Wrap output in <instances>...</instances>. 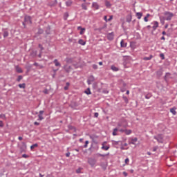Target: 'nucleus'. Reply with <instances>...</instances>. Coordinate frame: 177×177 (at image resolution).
<instances>
[{"mask_svg": "<svg viewBox=\"0 0 177 177\" xmlns=\"http://www.w3.org/2000/svg\"><path fill=\"white\" fill-rule=\"evenodd\" d=\"M165 18L167 21H169L172 20V17H174V13L169 12V11H165L164 12Z\"/></svg>", "mask_w": 177, "mask_h": 177, "instance_id": "nucleus-1", "label": "nucleus"}, {"mask_svg": "<svg viewBox=\"0 0 177 177\" xmlns=\"http://www.w3.org/2000/svg\"><path fill=\"white\" fill-rule=\"evenodd\" d=\"M32 24V21H31V17L25 16L24 22L22 23L24 27L26 28V24Z\"/></svg>", "mask_w": 177, "mask_h": 177, "instance_id": "nucleus-2", "label": "nucleus"}, {"mask_svg": "<svg viewBox=\"0 0 177 177\" xmlns=\"http://www.w3.org/2000/svg\"><path fill=\"white\" fill-rule=\"evenodd\" d=\"M118 128H127V127H128V123L127 122V120H122L118 123Z\"/></svg>", "mask_w": 177, "mask_h": 177, "instance_id": "nucleus-3", "label": "nucleus"}, {"mask_svg": "<svg viewBox=\"0 0 177 177\" xmlns=\"http://www.w3.org/2000/svg\"><path fill=\"white\" fill-rule=\"evenodd\" d=\"M153 138L158 142V143H164V138L162 137V135L158 134L157 136H154Z\"/></svg>", "mask_w": 177, "mask_h": 177, "instance_id": "nucleus-4", "label": "nucleus"}, {"mask_svg": "<svg viewBox=\"0 0 177 177\" xmlns=\"http://www.w3.org/2000/svg\"><path fill=\"white\" fill-rule=\"evenodd\" d=\"M96 162L97 160L95 158H89L88 159V163L89 164V165H91V167H95V165H96Z\"/></svg>", "mask_w": 177, "mask_h": 177, "instance_id": "nucleus-5", "label": "nucleus"}, {"mask_svg": "<svg viewBox=\"0 0 177 177\" xmlns=\"http://www.w3.org/2000/svg\"><path fill=\"white\" fill-rule=\"evenodd\" d=\"M172 78L171 77V73H166L165 75L164 76V80L165 81V82H167V84H168V82L169 81V80Z\"/></svg>", "mask_w": 177, "mask_h": 177, "instance_id": "nucleus-6", "label": "nucleus"}, {"mask_svg": "<svg viewBox=\"0 0 177 177\" xmlns=\"http://www.w3.org/2000/svg\"><path fill=\"white\" fill-rule=\"evenodd\" d=\"M106 37L109 41H113V39H114V32H111V33H108Z\"/></svg>", "mask_w": 177, "mask_h": 177, "instance_id": "nucleus-7", "label": "nucleus"}, {"mask_svg": "<svg viewBox=\"0 0 177 177\" xmlns=\"http://www.w3.org/2000/svg\"><path fill=\"white\" fill-rule=\"evenodd\" d=\"M27 149V145L25 142H22V145L20 147L21 153H24Z\"/></svg>", "mask_w": 177, "mask_h": 177, "instance_id": "nucleus-8", "label": "nucleus"}, {"mask_svg": "<svg viewBox=\"0 0 177 177\" xmlns=\"http://www.w3.org/2000/svg\"><path fill=\"white\" fill-rule=\"evenodd\" d=\"M93 81H95V77H93V75H91L88 77V79L87 80L88 85H91V84H92V82H93Z\"/></svg>", "mask_w": 177, "mask_h": 177, "instance_id": "nucleus-9", "label": "nucleus"}, {"mask_svg": "<svg viewBox=\"0 0 177 177\" xmlns=\"http://www.w3.org/2000/svg\"><path fill=\"white\" fill-rule=\"evenodd\" d=\"M44 113V111H40L39 112V115H38L39 119H38V121H42V120H44V116H42Z\"/></svg>", "mask_w": 177, "mask_h": 177, "instance_id": "nucleus-10", "label": "nucleus"}, {"mask_svg": "<svg viewBox=\"0 0 177 177\" xmlns=\"http://www.w3.org/2000/svg\"><path fill=\"white\" fill-rule=\"evenodd\" d=\"M162 73H164V71L162 68L159 69L158 71H156V75L160 78L162 75Z\"/></svg>", "mask_w": 177, "mask_h": 177, "instance_id": "nucleus-11", "label": "nucleus"}, {"mask_svg": "<svg viewBox=\"0 0 177 177\" xmlns=\"http://www.w3.org/2000/svg\"><path fill=\"white\" fill-rule=\"evenodd\" d=\"M92 8H94V9H95L96 10H97V9H99L100 6H99V4H97V3L93 2V3H92Z\"/></svg>", "mask_w": 177, "mask_h": 177, "instance_id": "nucleus-12", "label": "nucleus"}, {"mask_svg": "<svg viewBox=\"0 0 177 177\" xmlns=\"http://www.w3.org/2000/svg\"><path fill=\"white\" fill-rule=\"evenodd\" d=\"M136 142H138V138H134L131 140L129 142L130 145H136Z\"/></svg>", "mask_w": 177, "mask_h": 177, "instance_id": "nucleus-13", "label": "nucleus"}, {"mask_svg": "<svg viewBox=\"0 0 177 177\" xmlns=\"http://www.w3.org/2000/svg\"><path fill=\"white\" fill-rule=\"evenodd\" d=\"M78 44H80V45H82V46H84V45H86V41H84L82 39H80L78 40Z\"/></svg>", "mask_w": 177, "mask_h": 177, "instance_id": "nucleus-14", "label": "nucleus"}, {"mask_svg": "<svg viewBox=\"0 0 177 177\" xmlns=\"http://www.w3.org/2000/svg\"><path fill=\"white\" fill-rule=\"evenodd\" d=\"M102 150H104L105 151H107L109 149H110V145H103L102 147H101Z\"/></svg>", "mask_w": 177, "mask_h": 177, "instance_id": "nucleus-15", "label": "nucleus"}, {"mask_svg": "<svg viewBox=\"0 0 177 177\" xmlns=\"http://www.w3.org/2000/svg\"><path fill=\"white\" fill-rule=\"evenodd\" d=\"M159 19L160 20L161 24H165V20H167V19H166V18H165V17L160 16V17H159Z\"/></svg>", "mask_w": 177, "mask_h": 177, "instance_id": "nucleus-16", "label": "nucleus"}, {"mask_svg": "<svg viewBox=\"0 0 177 177\" xmlns=\"http://www.w3.org/2000/svg\"><path fill=\"white\" fill-rule=\"evenodd\" d=\"M127 42L124 41V39H122V41H120L121 48H127Z\"/></svg>", "mask_w": 177, "mask_h": 177, "instance_id": "nucleus-17", "label": "nucleus"}, {"mask_svg": "<svg viewBox=\"0 0 177 177\" xmlns=\"http://www.w3.org/2000/svg\"><path fill=\"white\" fill-rule=\"evenodd\" d=\"M15 70H16L17 73H23V70L19 66H17L15 67Z\"/></svg>", "mask_w": 177, "mask_h": 177, "instance_id": "nucleus-18", "label": "nucleus"}, {"mask_svg": "<svg viewBox=\"0 0 177 177\" xmlns=\"http://www.w3.org/2000/svg\"><path fill=\"white\" fill-rule=\"evenodd\" d=\"M64 68L66 73H70V70H71V66H68L67 65L64 66Z\"/></svg>", "mask_w": 177, "mask_h": 177, "instance_id": "nucleus-19", "label": "nucleus"}, {"mask_svg": "<svg viewBox=\"0 0 177 177\" xmlns=\"http://www.w3.org/2000/svg\"><path fill=\"white\" fill-rule=\"evenodd\" d=\"M3 38L9 37V32H8L6 30H3Z\"/></svg>", "mask_w": 177, "mask_h": 177, "instance_id": "nucleus-20", "label": "nucleus"}, {"mask_svg": "<svg viewBox=\"0 0 177 177\" xmlns=\"http://www.w3.org/2000/svg\"><path fill=\"white\" fill-rule=\"evenodd\" d=\"M105 6H106L108 9H110V8H111V3L109 1H105Z\"/></svg>", "mask_w": 177, "mask_h": 177, "instance_id": "nucleus-21", "label": "nucleus"}, {"mask_svg": "<svg viewBox=\"0 0 177 177\" xmlns=\"http://www.w3.org/2000/svg\"><path fill=\"white\" fill-rule=\"evenodd\" d=\"M176 108H171L170 113L173 114V115H176Z\"/></svg>", "mask_w": 177, "mask_h": 177, "instance_id": "nucleus-22", "label": "nucleus"}, {"mask_svg": "<svg viewBox=\"0 0 177 177\" xmlns=\"http://www.w3.org/2000/svg\"><path fill=\"white\" fill-rule=\"evenodd\" d=\"M111 70H113V71L117 72V71H119L120 68H117V67H116L115 66H114V65H112V66H111Z\"/></svg>", "mask_w": 177, "mask_h": 177, "instance_id": "nucleus-23", "label": "nucleus"}, {"mask_svg": "<svg viewBox=\"0 0 177 177\" xmlns=\"http://www.w3.org/2000/svg\"><path fill=\"white\" fill-rule=\"evenodd\" d=\"M142 16H143V13H142V12H137L136 13V17L139 20H140V19H142Z\"/></svg>", "mask_w": 177, "mask_h": 177, "instance_id": "nucleus-24", "label": "nucleus"}, {"mask_svg": "<svg viewBox=\"0 0 177 177\" xmlns=\"http://www.w3.org/2000/svg\"><path fill=\"white\" fill-rule=\"evenodd\" d=\"M158 27V21H154L153 22V26H152V28H153V30H156Z\"/></svg>", "mask_w": 177, "mask_h": 177, "instance_id": "nucleus-25", "label": "nucleus"}, {"mask_svg": "<svg viewBox=\"0 0 177 177\" xmlns=\"http://www.w3.org/2000/svg\"><path fill=\"white\" fill-rule=\"evenodd\" d=\"M53 63H55L56 67H60L62 64H59V61L57 59H55L53 61Z\"/></svg>", "mask_w": 177, "mask_h": 177, "instance_id": "nucleus-26", "label": "nucleus"}, {"mask_svg": "<svg viewBox=\"0 0 177 177\" xmlns=\"http://www.w3.org/2000/svg\"><path fill=\"white\" fill-rule=\"evenodd\" d=\"M118 131V128L113 129L112 135H113V136H117V135H118V134L117 133Z\"/></svg>", "mask_w": 177, "mask_h": 177, "instance_id": "nucleus-27", "label": "nucleus"}, {"mask_svg": "<svg viewBox=\"0 0 177 177\" xmlns=\"http://www.w3.org/2000/svg\"><path fill=\"white\" fill-rule=\"evenodd\" d=\"M126 21H127V23H130L131 21H132V16L128 15V16L127 17Z\"/></svg>", "mask_w": 177, "mask_h": 177, "instance_id": "nucleus-28", "label": "nucleus"}, {"mask_svg": "<svg viewBox=\"0 0 177 177\" xmlns=\"http://www.w3.org/2000/svg\"><path fill=\"white\" fill-rule=\"evenodd\" d=\"M71 5H73V1L68 0L67 1H66V6L69 7V6H71Z\"/></svg>", "mask_w": 177, "mask_h": 177, "instance_id": "nucleus-29", "label": "nucleus"}, {"mask_svg": "<svg viewBox=\"0 0 177 177\" xmlns=\"http://www.w3.org/2000/svg\"><path fill=\"white\" fill-rule=\"evenodd\" d=\"M124 133L126 135H131L132 133V130H131V129H124Z\"/></svg>", "mask_w": 177, "mask_h": 177, "instance_id": "nucleus-30", "label": "nucleus"}, {"mask_svg": "<svg viewBox=\"0 0 177 177\" xmlns=\"http://www.w3.org/2000/svg\"><path fill=\"white\" fill-rule=\"evenodd\" d=\"M19 88H20L21 89H26V83H23V84H19L18 85Z\"/></svg>", "mask_w": 177, "mask_h": 177, "instance_id": "nucleus-31", "label": "nucleus"}, {"mask_svg": "<svg viewBox=\"0 0 177 177\" xmlns=\"http://www.w3.org/2000/svg\"><path fill=\"white\" fill-rule=\"evenodd\" d=\"M152 57H153V55H149V57H145L143 58V60H145V61L151 60Z\"/></svg>", "mask_w": 177, "mask_h": 177, "instance_id": "nucleus-32", "label": "nucleus"}, {"mask_svg": "<svg viewBox=\"0 0 177 177\" xmlns=\"http://www.w3.org/2000/svg\"><path fill=\"white\" fill-rule=\"evenodd\" d=\"M82 9H83V10H88V7L86 6V3H82Z\"/></svg>", "mask_w": 177, "mask_h": 177, "instance_id": "nucleus-33", "label": "nucleus"}, {"mask_svg": "<svg viewBox=\"0 0 177 177\" xmlns=\"http://www.w3.org/2000/svg\"><path fill=\"white\" fill-rule=\"evenodd\" d=\"M84 93H86V95H92V92H91V88H86V90L84 91Z\"/></svg>", "mask_w": 177, "mask_h": 177, "instance_id": "nucleus-34", "label": "nucleus"}, {"mask_svg": "<svg viewBox=\"0 0 177 177\" xmlns=\"http://www.w3.org/2000/svg\"><path fill=\"white\" fill-rule=\"evenodd\" d=\"M30 56H32V57H35V56H37V50H33L30 53Z\"/></svg>", "mask_w": 177, "mask_h": 177, "instance_id": "nucleus-35", "label": "nucleus"}, {"mask_svg": "<svg viewBox=\"0 0 177 177\" xmlns=\"http://www.w3.org/2000/svg\"><path fill=\"white\" fill-rule=\"evenodd\" d=\"M69 86H70V82H66V86L64 87V91H68Z\"/></svg>", "mask_w": 177, "mask_h": 177, "instance_id": "nucleus-36", "label": "nucleus"}, {"mask_svg": "<svg viewBox=\"0 0 177 177\" xmlns=\"http://www.w3.org/2000/svg\"><path fill=\"white\" fill-rule=\"evenodd\" d=\"M35 147H38V144L35 143L30 146V149L32 150L33 149H35Z\"/></svg>", "mask_w": 177, "mask_h": 177, "instance_id": "nucleus-37", "label": "nucleus"}, {"mask_svg": "<svg viewBox=\"0 0 177 177\" xmlns=\"http://www.w3.org/2000/svg\"><path fill=\"white\" fill-rule=\"evenodd\" d=\"M68 18V12H65L64 15V20H67Z\"/></svg>", "mask_w": 177, "mask_h": 177, "instance_id": "nucleus-38", "label": "nucleus"}, {"mask_svg": "<svg viewBox=\"0 0 177 177\" xmlns=\"http://www.w3.org/2000/svg\"><path fill=\"white\" fill-rule=\"evenodd\" d=\"M37 34H39V35H41V34H44V30H42L41 28H39Z\"/></svg>", "mask_w": 177, "mask_h": 177, "instance_id": "nucleus-39", "label": "nucleus"}, {"mask_svg": "<svg viewBox=\"0 0 177 177\" xmlns=\"http://www.w3.org/2000/svg\"><path fill=\"white\" fill-rule=\"evenodd\" d=\"M21 80H23V76H21V75H19L18 77L17 78V82H20V81H21Z\"/></svg>", "mask_w": 177, "mask_h": 177, "instance_id": "nucleus-40", "label": "nucleus"}, {"mask_svg": "<svg viewBox=\"0 0 177 177\" xmlns=\"http://www.w3.org/2000/svg\"><path fill=\"white\" fill-rule=\"evenodd\" d=\"M80 35H82L84 32H85V28H82V29H80Z\"/></svg>", "mask_w": 177, "mask_h": 177, "instance_id": "nucleus-41", "label": "nucleus"}, {"mask_svg": "<svg viewBox=\"0 0 177 177\" xmlns=\"http://www.w3.org/2000/svg\"><path fill=\"white\" fill-rule=\"evenodd\" d=\"M88 145H89V141L88 140L85 141V145H84V148L86 149V147H88Z\"/></svg>", "mask_w": 177, "mask_h": 177, "instance_id": "nucleus-42", "label": "nucleus"}, {"mask_svg": "<svg viewBox=\"0 0 177 177\" xmlns=\"http://www.w3.org/2000/svg\"><path fill=\"white\" fill-rule=\"evenodd\" d=\"M160 57L161 58L162 60H164V59H165V56L164 55V53H160Z\"/></svg>", "mask_w": 177, "mask_h": 177, "instance_id": "nucleus-43", "label": "nucleus"}, {"mask_svg": "<svg viewBox=\"0 0 177 177\" xmlns=\"http://www.w3.org/2000/svg\"><path fill=\"white\" fill-rule=\"evenodd\" d=\"M158 149V146L153 147L152 149V151H157Z\"/></svg>", "mask_w": 177, "mask_h": 177, "instance_id": "nucleus-44", "label": "nucleus"}, {"mask_svg": "<svg viewBox=\"0 0 177 177\" xmlns=\"http://www.w3.org/2000/svg\"><path fill=\"white\" fill-rule=\"evenodd\" d=\"M43 92L45 95H49V91L47 88L44 89Z\"/></svg>", "mask_w": 177, "mask_h": 177, "instance_id": "nucleus-45", "label": "nucleus"}, {"mask_svg": "<svg viewBox=\"0 0 177 177\" xmlns=\"http://www.w3.org/2000/svg\"><path fill=\"white\" fill-rule=\"evenodd\" d=\"M39 48H40V52H42V50H44V46H42L41 44H39Z\"/></svg>", "mask_w": 177, "mask_h": 177, "instance_id": "nucleus-46", "label": "nucleus"}, {"mask_svg": "<svg viewBox=\"0 0 177 177\" xmlns=\"http://www.w3.org/2000/svg\"><path fill=\"white\" fill-rule=\"evenodd\" d=\"M151 97V95L147 94L145 95V99H150Z\"/></svg>", "mask_w": 177, "mask_h": 177, "instance_id": "nucleus-47", "label": "nucleus"}, {"mask_svg": "<svg viewBox=\"0 0 177 177\" xmlns=\"http://www.w3.org/2000/svg\"><path fill=\"white\" fill-rule=\"evenodd\" d=\"M94 117H95V118H97L99 117V113L95 112V113H94Z\"/></svg>", "mask_w": 177, "mask_h": 177, "instance_id": "nucleus-48", "label": "nucleus"}, {"mask_svg": "<svg viewBox=\"0 0 177 177\" xmlns=\"http://www.w3.org/2000/svg\"><path fill=\"white\" fill-rule=\"evenodd\" d=\"M124 162H125V164H129V158H127Z\"/></svg>", "mask_w": 177, "mask_h": 177, "instance_id": "nucleus-49", "label": "nucleus"}, {"mask_svg": "<svg viewBox=\"0 0 177 177\" xmlns=\"http://www.w3.org/2000/svg\"><path fill=\"white\" fill-rule=\"evenodd\" d=\"M97 156H99L100 157H106V155L102 154V153H97Z\"/></svg>", "mask_w": 177, "mask_h": 177, "instance_id": "nucleus-50", "label": "nucleus"}, {"mask_svg": "<svg viewBox=\"0 0 177 177\" xmlns=\"http://www.w3.org/2000/svg\"><path fill=\"white\" fill-rule=\"evenodd\" d=\"M93 68L94 70H97V65L93 64Z\"/></svg>", "mask_w": 177, "mask_h": 177, "instance_id": "nucleus-51", "label": "nucleus"}, {"mask_svg": "<svg viewBox=\"0 0 177 177\" xmlns=\"http://www.w3.org/2000/svg\"><path fill=\"white\" fill-rule=\"evenodd\" d=\"M23 158H28V155L27 154H23L22 155Z\"/></svg>", "mask_w": 177, "mask_h": 177, "instance_id": "nucleus-52", "label": "nucleus"}, {"mask_svg": "<svg viewBox=\"0 0 177 177\" xmlns=\"http://www.w3.org/2000/svg\"><path fill=\"white\" fill-rule=\"evenodd\" d=\"M0 118H6V115H5L4 114H1Z\"/></svg>", "mask_w": 177, "mask_h": 177, "instance_id": "nucleus-53", "label": "nucleus"}, {"mask_svg": "<svg viewBox=\"0 0 177 177\" xmlns=\"http://www.w3.org/2000/svg\"><path fill=\"white\" fill-rule=\"evenodd\" d=\"M3 122H2V120H0V127L3 128Z\"/></svg>", "mask_w": 177, "mask_h": 177, "instance_id": "nucleus-54", "label": "nucleus"}, {"mask_svg": "<svg viewBox=\"0 0 177 177\" xmlns=\"http://www.w3.org/2000/svg\"><path fill=\"white\" fill-rule=\"evenodd\" d=\"M66 62L67 63H71V62H73V59L68 58Z\"/></svg>", "mask_w": 177, "mask_h": 177, "instance_id": "nucleus-55", "label": "nucleus"}, {"mask_svg": "<svg viewBox=\"0 0 177 177\" xmlns=\"http://www.w3.org/2000/svg\"><path fill=\"white\" fill-rule=\"evenodd\" d=\"M38 57H42V51H40L39 54L38 55Z\"/></svg>", "mask_w": 177, "mask_h": 177, "instance_id": "nucleus-56", "label": "nucleus"}, {"mask_svg": "<svg viewBox=\"0 0 177 177\" xmlns=\"http://www.w3.org/2000/svg\"><path fill=\"white\" fill-rule=\"evenodd\" d=\"M111 20H113V15H111L109 17V19H108V21H111Z\"/></svg>", "mask_w": 177, "mask_h": 177, "instance_id": "nucleus-57", "label": "nucleus"}, {"mask_svg": "<svg viewBox=\"0 0 177 177\" xmlns=\"http://www.w3.org/2000/svg\"><path fill=\"white\" fill-rule=\"evenodd\" d=\"M123 175H124V176L127 177V176H128V173H127L126 171H124Z\"/></svg>", "mask_w": 177, "mask_h": 177, "instance_id": "nucleus-58", "label": "nucleus"}, {"mask_svg": "<svg viewBox=\"0 0 177 177\" xmlns=\"http://www.w3.org/2000/svg\"><path fill=\"white\" fill-rule=\"evenodd\" d=\"M144 21L146 22L149 21V19L147 18V17H145Z\"/></svg>", "mask_w": 177, "mask_h": 177, "instance_id": "nucleus-59", "label": "nucleus"}, {"mask_svg": "<svg viewBox=\"0 0 177 177\" xmlns=\"http://www.w3.org/2000/svg\"><path fill=\"white\" fill-rule=\"evenodd\" d=\"M104 20H105L106 22L109 21V19H107V16L104 17Z\"/></svg>", "mask_w": 177, "mask_h": 177, "instance_id": "nucleus-60", "label": "nucleus"}, {"mask_svg": "<svg viewBox=\"0 0 177 177\" xmlns=\"http://www.w3.org/2000/svg\"><path fill=\"white\" fill-rule=\"evenodd\" d=\"M34 125L38 126V125H39V122H34Z\"/></svg>", "mask_w": 177, "mask_h": 177, "instance_id": "nucleus-61", "label": "nucleus"}, {"mask_svg": "<svg viewBox=\"0 0 177 177\" xmlns=\"http://www.w3.org/2000/svg\"><path fill=\"white\" fill-rule=\"evenodd\" d=\"M119 132H125V129H119Z\"/></svg>", "mask_w": 177, "mask_h": 177, "instance_id": "nucleus-62", "label": "nucleus"}, {"mask_svg": "<svg viewBox=\"0 0 177 177\" xmlns=\"http://www.w3.org/2000/svg\"><path fill=\"white\" fill-rule=\"evenodd\" d=\"M66 157H70V152L66 153Z\"/></svg>", "mask_w": 177, "mask_h": 177, "instance_id": "nucleus-63", "label": "nucleus"}, {"mask_svg": "<svg viewBox=\"0 0 177 177\" xmlns=\"http://www.w3.org/2000/svg\"><path fill=\"white\" fill-rule=\"evenodd\" d=\"M113 145H118V141H113Z\"/></svg>", "mask_w": 177, "mask_h": 177, "instance_id": "nucleus-64", "label": "nucleus"}]
</instances>
